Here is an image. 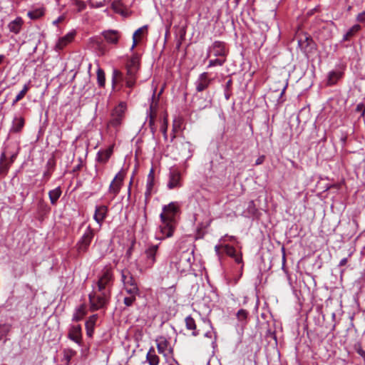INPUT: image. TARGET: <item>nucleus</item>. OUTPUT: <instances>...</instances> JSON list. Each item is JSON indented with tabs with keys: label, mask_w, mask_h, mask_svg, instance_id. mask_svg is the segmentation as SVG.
Here are the masks:
<instances>
[{
	"label": "nucleus",
	"mask_w": 365,
	"mask_h": 365,
	"mask_svg": "<svg viewBox=\"0 0 365 365\" xmlns=\"http://www.w3.org/2000/svg\"><path fill=\"white\" fill-rule=\"evenodd\" d=\"M140 68V57L138 54H133L126 65L127 78L126 85L132 88L135 83L136 73Z\"/></svg>",
	"instance_id": "obj_1"
},
{
	"label": "nucleus",
	"mask_w": 365,
	"mask_h": 365,
	"mask_svg": "<svg viewBox=\"0 0 365 365\" xmlns=\"http://www.w3.org/2000/svg\"><path fill=\"white\" fill-rule=\"evenodd\" d=\"M121 281L127 294H140L137 282L128 270L121 271Z\"/></svg>",
	"instance_id": "obj_2"
},
{
	"label": "nucleus",
	"mask_w": 365,
	"mask_h": 365,
	"mask_svg": "<svg viewBox=\"0 0 365 365\" xmlns=\"http://www.w3.org/2000/svg\"><path fill=\"white\" fill-rule=\"evenodd\" d=\"M88 299L90 309L94 312L103 308L106 305L108 301V296L105 294H98L93 289L92 292L88 294Z\"/></svg>",
	"instance_id": "obj_3"
},
{
	"label": "nucleus",
	"mask_w": 365,
	"mask_h": 365,
	"mask_svg": "<svg viewBox=\"0 0 365 365\" xmlns=\"http://www.w3.org/2000/svg\"><path fill=\"white\" fill-rule=\"evenodd\" d=\"M95 235L94 230L91 227L90 225H88L84 233L83 234L81 238L78 242L76 247L78 253H84L86 252L90 245L91 241L93 240Z\"/></svg>",
	"instance_id": "obj_4"
},
{
	"label": "nucleus",
	"mask_w": 365,
	"mask_h": 365,
	"mask_svg": "<svg viewBox=\"0 0 365 365\" xmlns=\"http://www.w3.org/2000/svg\"><path fill=\"white\" fill-rule=\"evenodd\" d=\"M127 106L124 102H120L113 110L111 119L108 123L109 126L117 128L120 126L124 118Z\"/></svg>",
	"instance_id": "obj_5"
},
{
	"label": "nucleus",
	"mask_w": 365,
	"mask_h": 365,
	"mask_svg": "<svg viewBox=\"0 0 365 365\" xmlns=\"http://www.w3.org/2000/svg\"><path fill=\"white\" fill-rule=\"evenodd\" d=\"M159 245L148 244L146 249L145 250L144 255L145 265V268H151L156 262V257L158 253Z\"/></svg>",
	"instance_id": "obj_6"
},
{
	"label": "nucleus",
	"mask_w": 365,
	"mask_h": 365,
	"mask_svg": "<svg viewBox=\"0 0 365 365\" xmlns=\"http://www.w3.org/2000/svg\"><path fill=\"white\" fill-rule=\"evenodd\" d=\"M163 212L160 215V220L165 219L176 222L175 216L179 212V207L175 202H170V204L165 205L163 208Z\"/></svg>",
	"instance_id": "obj_7"
},
{
	"label": "nucleus",
	"mask_w": 365,
	"mask_h": 365,
	"mask_svg": "<svg viewBox=\"0 0 365 365\" xmlns=\"http://www.w3.org/2000/svg\"><path fill=\"white\" fill-rule=\"evenodd\" d=\"M125 173L124 170H120L115 176L109 185L108 192L115 197L120 192L123 185Z\"/></svg>",
	"instance_id": "obj_8"
},
{
	"label": "nucleus",
	"mask_w": 365,
	"mask_h": 365,
	"mask_svg": "<svg viewBox=\"0 0 365 365\" xmlns=\"http://www.w3.org/2000/svg\"><path fill=\"white\" fill-rule=\"evenodd\" d=\"M220 247L223 249V250L226 255L232 257L237 263L240 264V263L242 262V255H237L236 250L234 247L229 245H221V246L216 245L215 247V250L216 253L218 255H220Z\"/></svg>",
	"instance_id": "obj_9"
},
{
	"label": "nucleus",
	"mask_w": 365,
	"mask_h": 365,
	"mask_svg": "<svg viewBox=\"0 0 365 365\" xmlns=\"http://www.w3.org/2000/svg\"><path fill=\"white\" fill-rule=\"evenodd\" d=\"M161 222L160 230L163 237L160 239L172 237L175 230L176 222L165 219L164 220H161Z\"/></svg>",
	"instance_id": "obj_10"
},
{
	"label": "nucleus",
	"mask_w": 365,
	"mask_h": 365,
	"mask_svg": "<svg viewBox=\"0 0 365 365\" xmlns=\"http://www.w3.org/2000/svg\"><path fill=\"white\" fill-rule=\"evenodd\" d=\"M211 81L212 79L209 78L208 73L207 72L201 73L195 83L196 91L197 92H202L206 90L210 86Z\"/></svg>",
	"instance_id": "obj_11"
},
{
	"label": "nucleus",
	"mask_w": 365,
	"mask_h": 365,
	"mask_svg": "<svg viewBox=\"0 0 365 365\" xmlns=\"http://www.w3.org/2000/svg\"><path fill=\"white\" fill-rule=\"evenodd\" d=\"M211 51H213L215 56H226L225 43L223 41H216L208 48L207 58L210 57Z\"/></svg>",
	"instance_id": "obj_12"
},
{
	"label": "nucleus",
	"mask_w": 365,
	"mask_h": 365,
	"mask_svg": "<svg viewBox=\"0 0 365 365\" xmlns=\"http://www.w3.org/2000/svg\"><path fill=\"white\" fill-rule=\"evenodd\" d=\"M68 337L78 344V345L81 344L82 342V334H81V327L80 325L73 326L69 330Z\"/></svg>",
	"instance_id": "obj_13"
},
{
	"label": "nucleus",
	"mask_w": 365,
	"mask_h": 365,
	"mask_svg": "<svg viewBox=\"0 0 365 365\" xmlns=\"http://www.w3.org/2000/svg\"><path fill=\"white\" fill-rule=\"evenodd\" d=\"M180 173L177 170H173L170 172L169 181L168 187L169 189H173L175 187H180Z\"/></svg>",
	"instance_id": "obj_14"
},
{
	"label": "nucleus",
	"mask_w": 365,
	"mask_h": 365,
	"mask_svg": "<svg viewBox=\"0 0 365 365\" xmlns=\"http://www.w3.org/2000/svg\"><path fill=\"white\" fill-rule=\"evenodd\" d=\"M113 276L112 270L110 267H106L102 270V274L99 277L98 282H102L103 284L108 287L112 284Z\"/></svg>",
	"instance_id": "obj_15"
},
{
	"label": "nucleus",
	"mask_w": 365,
	"mask_h": 365,
	"mask_svg": "<svg viewBox=\"0 0 365 365\" xmlns=\"http://www.w3.org/2000/svg\"><path fill=\"white\" fill-rule=\"evenodd\" d=\"M102 35L108 43L115 45L118 43L119 38L120 37V33L116 30L104 31L102 33Z\"/></svg>",
	"instance_id": "obj_16"
},
{
	"label": "nucleus",
	"mask_w": 365,
	"mask_h": 365,
	"mask_svg": "<svg viewBox=\"0 0 365 365\" xmlns=\"http://www.w3.org/2000/svg\"><path fill=\"white\" fill-rule=\"evenodd\" d=\"M287 84L282 86V88L279 90H270V91L268 93V98H274L277 97V103L276 104L277 106L282 105L285 99L283 98L284 94L285 93V90L287 88Z\"/></svg>",
	"instance_id": "obj_17"
},
{
	"label": "nucleus",
	"mask_w": 365,
	"mask_h": 365,
	"mask_svg": "<svg viewBox=\"0 0 365 365\" xmlns=\"http://www.w3.org/2000/svg\"><path fill=\"white\" fill-rule=\"evenodd\" d=\"M75 34V32H69L64 36L60 38L55 46L56 50H62L65 46H66L69 43H71L73 41Z\"/></svg>",
	"instance_id": "obj_18"
},
{
	"label": "nucleus",
	"mask_w": 365,
	"mask_h": 365,
	"mask_svg": "<svg viewBox=\"0 0 365 365\" xmlns=\"http://www.w3.org/2000/svg\"><path fill=\"white\" fill-rule=\"evenodd\" d=\"M108 207L105 205L97 206L96 207L93 218L99 224L101 225L106 217Z\"/></svg>",
	"instance_id": "obj_19"
},
{
	"label": "nucleus",
	"mask_w": 365,
	"mask_h": 365,
	"mask_svg": "<svg viewBox=\"0 0 365 365\" xmlns=\"http://www.w3.org/2000/svg\"><path fill=\"white\" fill-rule=\"evenodd\" d=\"M155 341L157 344V349L158 352L166 356L167 354L165 353V351H167V349L170 345V342L165 336H158L156 339Z\"/></svg>",
	"instance_id": "obj_20"
},
{
	"label": "nucleus",
	"mask_w": 365,
	"mask_h": 365,
	"mask_svg": "<svg viewBox=\"0 0 365 365\" xmlns=\"http://www.w3.org/2000/svg\"><path fill=\"white\" fill-rule=\"evenodd\" d=\"M24 123L25 121L23 117H15L12 121L10 133H18L21 132L24 126Z\"/></svg>",
	"instance_id": "obj_21"
},
{
	"label": "nucleus",
	"mask_w": 365,
	"mask_h": 365,
	"mask_svg": "<svg viewBox=\"0 0 365 365\" xmlns=\"http://www.w3.org/2000/svg\"><path fill=\"white\" fill-rule=\"evenodd\" d=\"M113 153V146L106 150H99L97 154L96 160L101 163H106L110 158Z\"/></svg>",
	"instance_id": "obj_22"
},
{
	"label": "nucleus",
	"mask_w": 365,
	"mask_h": 365,
	"mask_svg": "<svg viewBox=\"0 0 365 365\" xmlns=\"http://www.w3.org/2000/svg\"><path fill=\"white\" fill-rule=\"evenodd\" d=\"M98 315L93 314L91 316L86 322V334L91 337L94 331V325L97 321Z\"/></svg>",
	"instance_id": "obj_23"
},
{
	"label": "nucleus",
	"mask_w": 365,
	"mask_h": 365,
	"mask_svg": "<svg viewBox=\"0 0 365 365\" xmlns=\"http://www.w3.org/2000/svg\"><path fill=\"white\" fill-rule=\"evenodd\" d=\"M185 326L189 330H192V335L197 336L200 334V331L197 329V326L195 319L191 317L188 316L185 318Z\"/></svg>",
	"instance_id": "obj_24"
},
{
	"label": "nucleus",
	"mask_w": 365,
	"mask_h": 365,
	"mask_svg": "<svg viewBox=\"0 0 365 365\" xmlns=\"http://www.w3.org/2000/svg\"><path fill=\"white\" fill-rule=\"evenodd\" d=\"M195 105L199 110H202L203 109L210 108L212 106V99L208 98L200 97L195 103Z\"/></svg>",
	"instance_id": "obj_25"
},
{
	"label": "nucleus",
	"mask_w": 365,
	"mask_h": 365,
	"mask_svg": "<svg viewBox=\"0 0 365 365\" xmlns=\"http://www.w3.org/2000/svg\"><path fill=\"white\" fill-rule=\"evenodd\" d=\"M22 24V19L21 17H17L16 19L9 24L8 27L11 32L18 34L21 29Z\"/></svg>",
	"instance_id": "obj_26"
},
{
	"label": "nucleus",
	"mask_w": 365,
	"mask_h": 365,
	"mask_svg": "<svg viewBox=\"0 0 365 365\" xmlns=\"http://www.w3.org/2000/svg\"><path fill=\"white\" fill-rule=\"evenodd\" d=\"M86 314V306L85 304H81L76 308L75 313L73 315V321L79 322Z\"/></svg>",
	"instance_id": "obj_27"
},
{
	"label": "nucleus",
	"mask_w": 365,
	"mask_h": 365,
	"mask_svg": "<svg viewBox=\"0 0 365 365\" xmlns=\"http://www.w3.org/2000/svg\"><path fill=\"white\" fill-rule=\"evenodd\" d=\"M298 43L299 46L304 50V51H307L308 48H309V50H312L315 46L312 38L309 36H305L304 40H299Z\"/></svg>",
	"instance_id": "obj_28"
},
{
	"label": "nucleus",
	"mask_w": 365,
	"mask_h": 365,
	"mask_svg": "<svg viewBox=\"0 0 365 365\" xmlns=\"http://www.w3.org/2000/svg\"><path fill=\"white\" fill-rule=\"evenodd\" d=\"M146 360L150 365H158L160 359L158 355H156L154 349L152 347L150 349L149 351L146 356Z\"/></svg>",
	"instance_id": "obj_29"
},
{
	"label": "nucleus",
	"mask_w": 365,
	"mask_h": 365,
	"mask_svg": "<svg viewBox=\"0 0 365 365\" xmlns=\"http://www.w3.org/2000/svg\"><path fill=\"white\" fill-rule=\"evenodd\" d=\"M61 195V190L60 187H58L48 192V197L52 205H56V202L59 199Z\"/></svg>",
	"instance_id": "obj_30"
},
{
	"label": "nucleus",
	"mask_w": 365,
	"mask_h": 365,
	"mask_svg": "<svg viewBox=\"0 0 365 365\" xmlns=\"http://www.w3.org/2000/svg\"><path fill=\"white\" fill-rule=\"evenodd\" d=\"M361 30V26L359 24H355L351 27L349 31L344 35L343 41H346L350 40L359 31Z\"/></svg>",
	"instance_id": "obj_31"
},
{
	"label": "nucleus",
	"mask_w": 365,
	"mask_h": 365,
	"mask_svg": "<svg viewBox=\"0 0 365 365\" xmlns=\"http://www.w3.org/2000/svg\"><path fill=\"white\" fill-rule=\"evenodd\" d=\"M44 8H38L32 11H29L27 14L28 16L33 20L38 19L44 15Z\"/></svg>",
	"instance_id": "obj_32"
},
{
	"label": "nucleus",
	"mask_w": 365,
	"mask_h": 365,
	"mask_svg": "<svg viewBox=\"0 0 365 365\" xmlns=\"http://www.w3.org/2000/svg\"><path fill=\"white\" fill-rule=\"evenodd\" d=\"M147 30H148V26L145 25V26H143L139 28L134 32L133 36V45L131 47V50H133L136 46V45L138 43L137 38L140 35L143 34V33L147 32Z\"/></svg>",
	"instance_id": "obj_33"
},
{
	"label": "nucleus",
	"mask_w": 365,
	"mask_h": 365,
	"mask_svg": "<svg viewBox=\"0 0 365 365\" xmlns=\"http://www.w3.org/2000/svg\"><path fill=\"white\" fill-rule=\"evenodd\" d=\"M29 89H30L29 83H28L24 86L22 90L18 93V95L14 99V101H12V106L16 105V103L17 102H19L22 98H24Z\"/></svg>",
	"instance_id": "obj_34"
},
{
	"label": "nucleus",
	"mask_w": 365,
	"mask_h": 365,
	"mask_svg": "<svg viewBox=\"0 0 365 365\" xmlns=\"http://www.w3.org/2000/svg\"><path fill=\"white\" fill-rule=\"evenodd\" d=\"M181 147L182 150V155L186 158H189L192 156V145L189 142H183L181 143Z\"/></svg>",
	"instance_id": "obj_35"
},
{
	"label": "nucleus",
	"mask_w": 365,
	"mask_h": 365,
	"mask_svg": "<svg viewBox=\"0 0 365 365\" xmlns=\"http://www.w3.org/2000/svg\"><path fill=\"white\" fill-rule=\"evenodd\" d=\"M97 82L100 87H104L106 83V76L104 71L99 68L97 70Z\"/></svg>",
	"instance_id": "obj_36"
},
{
	"label": "nucleus",
	"mask_w": 365,
	"mask_h": 365,
	"mask_svg": "<svg viewBox=\"0 0 365 365\" xmlns=\"http://www.w3.org/2000/svg\"><path fill=\"white\" fill-rule=\"evenodd\" d=\"M111 0H88V4L92 8H101L106 6Z\"/></svg>",
	"instance_id": "obj_37"
},
{
	"label": "nucleus",
	"mask_w": 365,
	"mask_h": 365,
	"mask_svg": "<svg viewBox=\"0 0 365 365\" xmlns=\"http://www.w3.org/2000/svg\"><path fill=\"white\" fill-rule=\"evenodd\" d=\"M153 182H154V171L153 169L150 170L147 179V191L146 194L150 195L151 190L153 187Z\"/></svg>",
	"instance_id": "obj_38"
},
{
	"label": "nucleus",
	"mask_w": 365,
	"mask_h": 365,
	"mask_svg": "<svg viewBox=\"0 0 365 365\" xmlns=\"http://www.w3.org/2000/svg\"><path fill=\"white\" fill-rule=\"evenodd\" d=\"M5 160H6V155L4 153H3L1 155V159H0V160H1V162H0V175H1V174L6 175L9 168V165L4 163Z\"/></svg>",
	"instance_id": "obj_39"
},
{
	"label": "nucleus",
	"mask_w": 365,
	"mask_h": 365,
	"mask_svg": "<svg viewBox=\"0 0 365 365\" xmlns=\"http://www.w3.org/2000/svg\"><path fill=\"white\" fill-rule=\"evenodd\" d=\"M341 77V73L336 71H331L329 73L328 83L333 85L336 83L338 79Z\"/></svg>",
	"instance_id": "obj_40"
},
{
	"label": "nucleus",
	"mask_w": 365,
	"mask_h": 365,
	"mask_svg": "<svg viewBox=\"0 0 365 365\" xmlns=\"http://www.w3.org/2000/svg\"><path fill=\"white\" fill-rule=\"evenodd\" d=\"M237 319L240 322H246L248 317V312L246 309H240L236 314Z\"/></svg>",
	"instance_id": "obj_41"
},
{
	"label": "nucleus",
	"mask_w": 365,
	"mask_h": 365,
	"mask_svg": "<svg viewBox=\"0 0 365 365\" xmlns=\"http://www.w3.org/2000/svg\"><path fill=\"white\" fill-rule=\"evenodd\" d=\"M93 41L95 43L96 48L101 53V54H104L106 49L103 41L98 38H95L93 39Z\"/></svg>",
	"instance_id": "obj_42"
},
{
	"label": "nucleus",
	"mask_w": 365,
	"mask_h": 365,
	"mask_svg": "<svg viewBox=\"0 0 365 365\" xmlns=\"http://www.w3.org/2000/svg\"><path fill=\"white\" fill-rule=\"evenodd\" d=\"M63 353V360L66 361L67 364H69L71 358L76 354V352L71 349H64Z\"/></svg>",
	"instance_id": "obj_43"
},
{
	"label": "nucleus",
	"mask_w": 365,
	"mask_h": 365,
	"mask_svg": "<svg viewBox=\"0 0 365 365\" xmlns=\"http://www.w3.org/2000/svg\"><path fill=\"white\" fill-rule=\"evenodd\" d=\"M149 110H150V113H149V118H150V119H149V125L151 127V128L153 129V126L155 124V115H156L155 110L153 102H152V103L150 106Z\"/></svg>",
	"instance_id": "obj_44"
},
{
	"label": "nucleus",
	"mask_w": 365,
	"mask_h": 365,
	"mask_svg": "<svg viewBox=\"0 0 365 365\" xmlns=\"http://www.w3.org/2000/svg\"><path fill=\"white\" fill-rule=\"evenodd\" d=\"M128 297H125L123 299V303L126 307H131L136 300V296L138 294H128Z\"/></svg>",
	"instance_id": "obj_45"
},
{
	"label": "nucleus",
	"mask_w": 365,
	"mask_h": 365,
	"mask_svg": "<svg viewBox=\"0 0 365 365\" xmlns=\"http://www.w3.org/2000/svg\"><path fill=\"white\" fill-rule=\"evenodd\" d=\"M96 285H97V290H96V291L97 292V293L98 292V294H108V296L109 297L110 292L106 289L107 286L103 284L102 282H99L98 281H97Z\"/></svg>",
	"instance_id": "obj_46"
},
{
	"label": "nucleus",
	"mask_w": 365,
	"mask_h": 365,
	"mask_svg": "<svg viewBox=\"0 0 365 365\" xmlns=\"http://www.w3.org/2000/svg\"><path fill=\"white\" fill-rule=\"evenodd\" d=\"M11 330V326L9 324L0 325V340L3 336H6Z\"/></svg>",
	"instance_id": "obj_47"
},
{
	"label": "nucleus",
	"mask_w": 365,
	"mask_h": 365,
	"mask_svg": "<svg viewBox=\"0 0 365 365\" xmlns=\"http://www.w3.org/2000/svg\"><path fill=\"white\" fill-rule=\"evenodd\" d=\"M73 4L76 6L78 12H81L84 10L86 7L85 2L79 0H73Z\"/></svg>",
	"instance_id": "obj_48"
},
{
	"label": "nucleus",
	"mask_w": 365,
	"mask_h": 365,
	"mask_svg": "<svg viewBox=\"0 0 365 365\" xmlns=\"http://www.w3.org/2000/svg\"><path fill=\"white\" fill-rule=\"evenodd\" d=\"M247 210H248L249 213H250L253 215L257 212V209L255 203L253 200H251L249 202L248 206H247Z\"/></svg>",
	"instance_id": "obj_49"
},
{
	"label": "nucleus",
	"mask_w": 365,
	"mask_h": 365,
	"mask_svg": "<svg viewBox=\"0 0 365 365\" xmlns=\"http://www.w3.org/2000/svg\"><path fill=\"white\" fill-rule=\"evenodd\" d=\"M225 61V59L222 60V59H218V58H216L214 60H210L209 62V64H208V67H212V66H221L223 65Z\"/></svg>",
	"instance_id": "obj_50"
},
{
	"label": "nucleus",
	"mask_w": 365,
	"mask_h": 365,
	"mask_svg": "<svg viewBox=\"0 0 365 365\" xmlns=\"http://www.w3.org/2000/svg\"><path fill=\"white\" fill-rule=\"evenodd\" d=\"M122 76V73L120 71H119L117 69H114L113 71V76H112V84L113 86H115V83H117L118 78H120Z\"/></svg>",
	"instance_id": "obj_51"
},
{
	"label": "nucleus",
	"mask_w": 365,
	"mask_h": 365,
	"mask_svg": "<svg viewBox=\"0 0 365 365\" xmlns=\"http://www.w3.org/2000/svg\"><path fill=\"white\" fill-rule=\"evenodd\" d=\"M354 349L356 353L360 355L365 361V350H364L360 344H355Z\"/></svg>",
	"instance_id": "obj_52"
},
{
	"label": "nucleus",
	"mask_w": 365,
	"mask_h": 365,
	"mask_svg": "<svg viewBox=\"0 0 365 365\" xmlns=\"http://www.w3.org/2000/svg\"><path fill=\"white\" fill-rule=\"evenodd\" d=\"M120 1H113L112 4H111V7L112 9L117 13H120Z\"/></svg>",
	"instance_id": "obj_53"
},
{
	"label": "nucleus",
	"mask_w": 365,
	"mask_h": 365,
	"mask_svg": "<svg viewBox=\"0 0 365 365\" xmlns=\"http://www.w3.org/2000/svg\"><path fill=\"white\" fill-rule=\"evenodd\" d=\"M356 20L359 23H365V10L356 16Z\"/></svg>",
	"instance_id": "obj_54"
},
{
	"label": "nucleus",
	"mask_w": 365,
	"mask_h": 365,
	"mask_svg": "<svg viewBox=\"0 0 365 365\" xmlns=\"http://www.w3.org/2000/svg\"><path fill=\"white\" fill-rule=\"evenodd\" d=\"M356 111L361 112V115H364L365 108H364V106L363 103H359V104L357 105V106H356Z\"/></svg>",
	"instance_id": "obj_55"
},
{
	"label": "nucleus",
	"mask_w": 365,
	"mask_h": 365,
	"mask_svg": "<svg viewBox=\"0 0 365 365\" xmlns=\"http://www.w3.org/2000/svg\"><path fill=\"white\" fill-rule=\"evenodd\" d=\"M264 155H261L259 156L257 160H256V162H255V165H261L263 163L264 160Z\"/></svg>",
	"instance_id": "obj_56"
},
{
	"label": "nucleus",
	"mask_w": 365,
	"mask_h": 365,
	"mask_svg": "<svg viewBox=\"0 0 365 365\" xmlns=\"http://www.w3.org/2000/svg\"><path fill=\"white\" fill-rule=\"evenodd\" d=\"M161 130H162L163 135H165V137L166 138V133H167V122H166V120L164 121V123L161 127Z\"/></svg>",
	"instance_id": "obj_57"
},
{
	"label": "nucleus",
	"mask_w": 365,
	"mask_h": 365,
	"mask_svg": "<svg viewBox=\"0 0 365 365\" xmlns=\"http://www.w3.org/2000/svg\"><path fill=\"white\" fill-rule=\"evenodd\" d=\"M63 19H64V16H60L59 17H58L57 19H56L55 21H53V24L57 26L60 22L63 21Z\"/></svg>",
	"instance_id": "obj_58"
},
{
	"label": "nucleus",
	"mask_w": 365,
	"mask_h": 365,
	"mask_svg": "<svg viewBox=\"0 0 365 365\" xmlns=\"http://www.w3.org/2000/svg\"><path fill=\"white\" fill-rule=\"evenodd\" d=\"M347 262H348V258L344 257L340 260V262L339 263V267L345 266Z\"/></svg>",
	"instance_id": "obj_59"
},
{
	"label": "nucleus",
	"mask_w": 365,
	"mask_h": 365,
	"mask_svg": "<svg viewBox=\"0 0 365 365\" xmlns=\"http://www.w3.org/2000/svg\"><path fill=\"white\" fill-rule=\"evenodd\" d=\"M189 255H190V254H189L187 252H182V254H181V257H181L180 261L182 260V258H183V259H187V260H189V259H190V258H189V257H187L189 256Z\"/></svg>",
	"instance_id": "obj_60"
},
{
	"label": "nucleus",
	"mask_w": 365,
	"mask_h": 365,
	"mask_svg": "<svg viewBox=\"0 0 365 365\" xmlns=\"http://www.w3.org/2000/svg\"><path fill=\"white\" fill-rule=\"evenodd\" d=\"M167 351H168V354H170L171 356L173 355V348L169 345L168 348L167 349Z\"/></svg>",
	"instance_id": "obj_61"
},
{
	"label": "nucleus",
	"mask_w": 365,
	"mask_h": 365,
	"mask_svg": "<svg viewBox=\"0 0 365 365\" xmlns=\"http://www.w3.org/2000/svg\"><path fill=\"white\" fill-rule=\"evenodd\" d=\"M51 175V173L49 170L44 172V173H43V176L46 177L47 179L50 178Z\"/></svg>",
	"instance_id": "obj_62"
},
{
	"label": "nucleus",
	"mask_w": 365,
	"mask_h": 365,
	"mask_svg": "<svg viewBox=\"0 0 365 365\" xmlns=\"http://www.w3.org/2000/svg\"><path fill=\"white\" fill-rule=\"evenodd\" d=\"M131 185H132V179L130 181L129 187H128V197L130 196V186H131Z\"/></svg>",
	"instance_id": "obj_63"
},
{
	"label": "nucleus",
	"mask_w": 365,
	"mask_h": 365,
	"mask_svg": "<svg viewBox=\"0 0 365 365\" xmlns=\"http://www.w3.org/2000/svg\"><path fill=\"white\" fill-rule=\"evenodd\" d=\"M4 59H5V56L4 55H0V64L2 63V62L4 61Z\"/></svg>",
	"instance_id": "obj_64"
}]
</instances>
